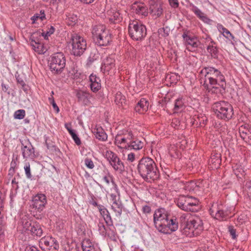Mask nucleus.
<instances>
[{
    "label": "nucleus",
    "mask_w": 251,
    "mask_h": 251,
    "mask_svg": "<svg viewBox=\"0 0 251 251\" xmlns=\"http://www.w3.org/2000/svg\"><path fill=\"white\" fill-rule=\"evenodd\" d=\"M184 99L182 98H178L175 100L174 111V113H179L185 108Z\"/></svg>",
    "instance_id": "473e14b6"
},
{
    "label": "nucleus",
    "mask_w": 251,
    "mask_h": 251,
    "mask_svg": "<svg viewBox=\"0 0 251 251\" xmlns=\"http://www.w3.org/2000/svg\"><path fill=\"white\" fill-rule=\"evenodd\" d=\"M31 45L34 50L39 54H44L47 50L42 44L35 41H32Z\"/></svg>",
    "instance_id": "58836bf2"
},
{
    "label": "nucleus",
    "mask_w": 251,
    "mask_h": 251,
    "mask_svg": "<svg viewBox=\"0 0 251 251\" xmlns=\"http://www.w3.org/2000/svg\"><path fill=\"white\" fill-rule=\"evenodd\" d=\"M47 204L46 196L43 194H37L33 197L32 205L38 211H42Z\"/></svg>",
    "instance_id": "f3484780"
},
{
    "label": "nucleus",
    "mask_w": 251,
    "mask_h": 251,
    "mask_svg": "<svg viewBox=\"0 0 251 251\" xmlns=\"http://www.w3.org/2000/svg\"><path fill=\"white\" fill-rule=\"evenodd\" d=\"M228 231L232 238L234 239H236L237 236L236 234V230L233 228L232 226H229Z\"/></svg>",
    "instance_id": "052dcab7"
},
{
    "label": "nucleus",
    "mask_w": 251,
    "mask_h": 251,
    "mask_svg": "<svg viewBox=\"0 0 251 251\" xmlns=\"http://www.w3.org/2000/svg\"><path fill=\"white\" fill-rule=\"evenodd\" d=\"M25 116V112L24 109H19L16 111L14 113V117L16 119L21 120L24 118Z\"/></svg>",
    "instance_id": "c03bdc74"
},
{
    "label": "nucleus",
    "mask_w": 251,
    "mask_h": 251,
    "mask_svg": "<svg viewBox=\"0 0 251 251\" xmlns=\"http://www.w3.org/2000/svg\"><path fill=\"white\" fill-rule=\"evenodd\" d=\"M128 28L129 36L134 40H141L144 38L147 35V29L145 25L138 21L130 22Z\"/></svg>",
    "instance_id": "1a4fd4ad"
},
{
    "label": "nucleus",
    "mask_w": 251,
    "mask_h": 251,
    "mask_svg": "<svg viewBox=\"0 0 251 251\" xmlns=\"http://www.w3.org/2000/svg\"><path fill=\"white\" fill-rule=\"evenodd\" d=\"M209 212L212 216L219 220H226L228 215V211L223 207L217 204H213L210 208Z\"/></svg>",
    "instance_id": "4468645a"
},
{
    "label": "nucleus",
    "mask_w": 251,
    "mask_h": 251,
    "mask_svg": "<svg viewBox=\"0 0 251 251\" xmlns=\"http://www.w3.org/2000/svg\"><path fill=\"white\" fill-rule=\"evenodd\" d=\"M137 170L141 176L148 182L157 180L160 176L156 163L149 157H143L139 161Z\"/></svg>",
    "instance_id": "7ed1b4c3"
},
{
    "label": "nucleus",
    "mask_w": 251,
    "mask_h": 251,
    "mask_svg": "<svg viewBox=\"0 0 251 251\" xmlns=\"http://www.w3.org/2000/svg\"><path fill=\"white\" fill-rule=\"evenodd\" d=\"M132 9L137 14L144 17L147 16L149 13L147 7L142 3L135 2L132 5Z\"/></svg>",
    "instance_id": "5701e85b"
},
{
    "label": "nucleus",
    "mask_w": 251,
    "mask_h": 251,
    "mask_svg": "<svg viewBox=\"0 0 251 251\" xmlns=\"http://www.w3.org/2000/svg\"><path fill=\"white\" fill-rule=\"evenodd\" d=\"M99 231L100 233L103 235H106V230L105 226L102 223H99L98 224Z\"/></svg>",
    "instance_id": "6e6d98bb"
},
{
    "label": "nucleus",
    "mask_w": 251,
    "mask_h": 251,
    "mask_svg": "<svg viewBox=\"0 0 251 251\" xmlns=\"http://www.w3.org/2000/svg\"><path fill=\"white\" fill-rule=\"evenodd\" d=\"M50 70L53 74L61 73L66 65V58L62 52L52 54L49 60Z\"/></svg>",
    "instance_id": "6e6552de"
},
{
    "label": "nucleus",
    "mask_w": 251,
    "mask_h": 251,
    "mask_svg": "<svg viewBox=\"0 0 251 251\" xmlns=\"http://www.w3.org/2000/svg\"><path fill=\"white\" fill-rule=\"evenodd\" d=\"M185 228L189 229L194 236H197L203 229L202 221L198 217H194L186 225Z\"/></svg>",
    "instance_id": "ddd939ff"
},
{
    "label": "nucleus",
    "mask_w": 251,
    "mask_h": 251,
    "mask_svg": "<svg viewBox=\"0 0 251 251\" xmlns=\"http://www.w3.org/2000/svg\"><path fill=\"white\" fill-rule=\"evenodd\" d=\"M240 135L241 137L245 141H247L248 137H249V135L251 133L247 129H242V128L239 130Z\"/></svg>",
    "instance_id": "de8ad7c7"
},
{
    "label": "nucleus",
    "mask_w": 251,
    "mask_h": 251,
    "mask_svg": "<svg viewBox=\"0 0 251 251\" xmlns=\"http://www.w3.org/2000/svg\"><path fill=\"white\" fill-rule=\"evenodd\" d=\"M22 145V155L24 158H28L33 156L34 148L28 140H24L21 142Z\"/></svg>",
    "instance_id": "a211bd4d"
},
{
    "label": "nucleus",
    "mask_w": 251,
    "mask_h": 251,
    "mask_svg": "<svg viewBox=\"0 0 251 251\" xmlns=\"http://www.w3.org/2000/svg\"><path fill=\"white\" fill-rule=\"evenodd\" d=\"M169 153L172 156H175V153H176V149L175 145L171 146L169 149Z\"/></svg>",
    "instance_id": "bf43d9fd"
},
{
    "label": "nucleus",
    "mask_w": 251,
    "mask_h": 251,
    "mask_svg": "<svg viewBox=\"0 0 251 251\" xmlns=\"http://www.w3.org/2000/svg\"><path fill=\"white\" fill-rule=\"evenodd\" d=\"M148 101L145 98H142L135 106V110L140 113H143L148 110Z\"/></svg>",
    "instance_id": "bb28decb"
},
{
    "label": "nucleus",
    "mask_w": 251,
    "mask_h": 251,
    "mask_svg": "<svg viewBox=\"0 0 251 251\" xmlns=\"http://www.w3.org/2000/svg\"><path fill=\"white\" fill-rule=\"evenodd\" d=\"M206 50L212 58H217L218 57L219 50L216 42L214 44L208 45L206 47Z\"/></svg>",
    "instance_id": "e433bc0d"
},
{
    "label": "nucleus",
    "mask_w": 251,
    "mask_h": 251,
    "mask_svg": "<svg viewBox=\"0 0 251 251\" xmlns=\"http://www.w3.org/2000/svg\"><path fill=\"white\" fill-rule=\"evenodd\" d=\"M217 28L219 32L227 39L230 41H235V37L230 33V32L222 24H218Z\"/></svg>",
    "instance_id": "7c9ffc66"
},
{
    "label": "nucleus",
    "mask_w": 251,
    "mask_h": 251,
    "mask_svg": "<svg viewBox=\"0 0 251 251\" xmlns=\"http://www.w3.org/2000/svg\"><path fill=\"white\" fill-rule=\"evenodd\" d=\"M154 226L157 230L164 234H170V231L169 230L167 222H159L154 223Z\"/></svg>",
    "instance_id": "2f4dec72"
},
{
    "label": "nucleus",
    "mask_w": 251,
    "mask_h": 251,
    "mask_svg": "<svg viewBox=\"0 0 251 251\" xmlns=\"http://www.w3.org/2000/svg\"><path fill=\"white\" fill-rule=\"evenodd\" d=\"M65 127L67 129L74 142L77 145H80L81 143L80 138L78 137L75 131L71 128V124L66 123L65 124Z\"/></svg>",
    "instance_id": "72a5a7b5"
},
{
    "label": "nucleus",
    "mask_w": 251,
    "mask_h": 251,
    "mask_svg": "<svg viewBox=\"0 0 251 251\" xmlns=\"http://www.w3.org/2000/svg\"><path fill=\"white\" fill-rule=\"evenodd\" d=\"M203 38L204 39V42L205 45L207 46L208 45H211V44H214L215 42L211 37L208 35H205V37H203Z\"/></svg>",
    "instance_id": "864d4df0"
},
{
    "label": "nucleus",
    "mask_w": 251,
    "mask_h": 251,
    "mask_svg": "<svg viewBox=\"0 0 251 251\" xmlns=\"http://www.w3.org/2000/svg\"><path fill=\"white\" fill-rule=\"evenodd\" d=\"M103 155L115 171L120 174H122L125 171V166L123 162L114 152L110 150H106L104 152Z\"/></svg>",
    "instance_id": "9d476101"
},
{
    "label": "nucleus",
    "mask_w": 251,
    "mask_h": 251,
    "mask_svg": "<svg viewBox=\"0 0 251 251\" xmlns=\"http://www.w3.org/2000/svg\"><path fill=\"white\" fill-rule=\"evenodd\" d=\"M68 19L71 20L72 22L75 23L77 21V16L75 15H69L68 16Z\"/></svg>",
    "instance_id": "338daca9"
},
{
    "label": "nucleus",
    "mask_w": 251,
    "mask_h": 251,
    "mask_svg": "<svg viewBox=\"0 0 251 251\" xmlns=\"http://www.w3.org/2000/svg\"><path fill=\"white\" fill-rule=\"evenodd\" d=\"M100 57V53L96 49L91 50L90 55L88 58L87 64H92L95 61L98 60Z\"/></svg>",
    "instance_id": "ea45409f"
},
{
    "label": "nucleus",
    "mask_w": 251,
    "mask_h": 251,
    "mask_svg": "<svg viewBox=\"0 0 251 251\" xmlns=\"http://www.w3.org/2000/svg\"><path fill=\"white\" fill-rule=\"evenodd\" d=\"M4 216L3 202L2 200L0 199V218H3Z\"/></svg>",
    "instance_id": "13d9d810"
},
{
    "label": "nucleus",
    "mask_w": 251,
    "mask_h": 251,
    "mask_svg": "<svg viewBox=\"0 0 251 251\" xmlns=\"http://www.w3.org/2000/svg\"><path fill=\"white\" fill-rule=\"evenodd\" d=\"M99 210L100 215L103 218L105 223L108 226L113 225V222L111 219L110 213L107 209L103 206H99Z\"/></svg>",
    "instance_id": "a878e982"
},
{
    "label": "nucleus",
    "mask_w": 251,
    "mask_h": 251,
    "mask_svg": "<svg viewBox=\"0 0 251 251\" xmlns=\"http://www.w3.org/2000/svg\"><path fill=\"white\" fill-rule=\"evenodd\" d=\"M83 251H100V249L89 239H84L82 242Z\"/></svg>",
    "instance_id": "393cba45"
},
{
    "label": "nucleus",
    "mask_w": 251,
    "mask_h": 251,
    "mask_svg": "<svg viewBox=\"0 0 251 251\" xmlns=\"http://www.w3.org/2000/svg\"><path fill=\"white\" fill-rule=\"evenodd\" d=\"M184 44L187 47H191L194 49L197 48L200 45V41L196 36H192L185 31L182 35Z\"/></svg>",
    "instance_id": "2eb2a0df"
},
{
    "label": "nucleus",
    "mask_w": 251,
    "mask_h": 251,
    "mask_svg": "<svg viewBox=\"0 0 251 251\" xmlns=\"http://www.w3.org/2000/svg\"><path fill=\"white\" fill-rule=\"evenodd\" d=\"M114 143L119 148L128 150L138 151L144 146V142L134 136L130 130L119 132L115 137Z\"/></svg>",
    "instance_id": "f03ea898"
},
{
    "label": "nucleus",
    "mask_w": 251,
    "mask_h": 251,
    "mask_svg": "<svg viewBox=\"0 0 251 251\" xmlns=\"http://www.w3.org/2000/svg\"><path fill=\"white\" fill-rule=\"evenodd\" d=\"M169 215L164 208H159L156 210L153 214V222H167Z\"/></svg>",
    "instance_id": "412c9836"
},
{
    "label": "nucleus",
    "mask_w": 251,
    "mask_h": 251,
    "mask_svg": "<svg viewBox=\"0 0 251 251\" xmlns=\"http://www.w3.org/2000/svg\"><path fill=\"white\" fill-rule=\"evenodd\" d=\"M76 96L79 102L84 105H89L90 104L91 99L92 97L89 92L83 90H78L76 92Z\"/></svg>",
    "instance_id": "aec40b11"
},
{
    "label": "nucleus",
    "mask_w": 251,
    "mask_h": 251,
    "mask_svg": "<svg viewBox=\"0 0 251 251\" xmlns=\"http://www.w3.org/2000/svg\"><path fill=\"white\" fill-rule=\"evenodd\" d=\"M115 60L111 56H106L102 60L101 70L103 73H108L115 68Z\"/></svg>",
    "instance_id": "6ab92c4d"
},
{
    "label": "nucleus",
    "mask_w": 251,
    "mask_h": 251,
    "mask_svg": "<svg viewBox=\"0 0 251 251\" xmlns=\"http://www.w3.org/2000/svg\"><path fill=\"white\" fill-rule=\"evenodd\" d=\"M25 251H40L34 246H28L25 247Z\"/></svg>",
    "instance_id": "e2e57ef3"
},
{
    "label": "nucleus",
    "mask_w": 251,
    "mask_h": 251,
    "mask_svg": "<svg viewBox=\"0 0 251 251\" xmlns=\"http://www.w3.org/2000/svg\"><path fill=\"white\" fill-rule=\"evenodd\" d=\"M92 132L95 136V137L99 140L105 141L107 138V136L103 129L101 127H97L92 129Z\"/></svg>",
    "instance_id": "cd10ccee"
},
{
    "label": "nucleus",
    "mask_w": 251,
    "mask_h": 251,
    "mask_svg": "<svg viewBox=\"0 0 251 251\" xmlns=\"http://www.w3.org/2000/svg\"><path fill=\"white\" fill-rule=\"evenodd\" d=\"M149 7L150 14L155 18H157L163 14L164 9L163 3L157 0H147Z\"/></svg>",
    "instance_id": "f8f14e48"
},
{
    "label": "nucleus",
    "mask_w": 251,
    "mask_h": 251,
    "mask_svg": "<svg viewBox=\"0 0 251 251\" xmlns=\"http://www.w3.org/2000/svg\"><path fill=\"white\" fill-rule=\"evenodd\" d=\"M92 33L94 40L100 46H106L111 41V35L103 25L94 26Z\"/></svg>",
    "instance_id": "39448f33"
},
{
    "label": "nucleus",
    "mask_w": 251,
    "mask_h": 251,
    "mask_svg": "<svg viewBox=\"0 0 251 251\" xmlns=\"http://www.w3.org/2000/svg\"><path fill=\"white\" fill-rule=\"evenodd\" d=\"M1 87H2V90L3 91H4L5 92H7L8 94L10 93L9 92H7L8 88H9V87L8 85H7L5 84L2 83Z\"/></svg>",
    "instance_id": "774afa93"
},
{
    "label": "nucleus",
    "mask_w": 251,
    "mask_h": 251,
    "mask_svg": "<svg viewBox=\"0 0 251 251\" xmlns=\"http://www.w3.org/2000/svg\"><path fill=\"white\" fill-rule=\"evenodd\" d=\"M72 53L75 56H80L86 49V41L82 37L75 34L72 37Z\"/></svg>",
    "instance_id": "9b49d317"
},
{
    "label": "nucleus",
    "mask_w": 251,
    "mask_h": 251,
    "mask_svg": "<svg viewBox=\"0 0 251 251\" xmlns=\"http://www.w3.org/2000/svg\"><path fill=\"white\" fill-rule=\"evenodd\" d=\"M199 200L193 197L181 196L176 201V204L185 211L196 212L199 210Z\"/></svg>",
    "instance_id": "423d86ee"
},
{
    "label": "nucleus",
    "mask_w": 251,
    "mask_h": 251,
    "mask_svg": "<svg viewBox=\"0 0 251 251\" xmlns=\"http://www.w3.org/2000/svg\"><path fill=\"white\" fill-rule=\"evenodd\" d=\"M201 74L204 76L201 79V83L208 92L222 93L225 91L226 87L225 77L219 69L208 66L201 70Z\"/></svg>",
    "instance_id": "f257e3e1"
},
{
    "label": "nucleus",
    "mask_w": 251,
    "mask_h": 251,
    "mask_svg": "<svg viewBox=\"0 0 251 251\" xmlns=\"http://www.w3.org/2000/svg\"><path fill=\"white\" fill-rule=\"evenodd\" d=\"M213 109L216 116L222 120L228 121L232 118L234 114L232 105L227 101L215 102L213 105Z\"/></svg>",
    "instance_id": "20e7f679"
},
{
    "label": "nucleus",
    "mask_w": 251,
    "mask_h": 251,
    "mask_svg": "<svg viewBox=\"0 0 251 251\" xmlns=\"http://www.w3.org/2000/svg\"><path fill=\"white\" fill-rule=\"evenodd\" d=\"M22 231L30 234L33 237L38 238L43 235V230L39 223L26 219L22 218Z\"/></svg>",
    "instance_id": "0eeeda50"
},
{
    "label": "nucleus",
    "mask_w": 251,
    "mask_h": 251,
    "mask_svg": "<svg viewBox=\"0 0 251 251\" xmlns=\"http://www.w3.org/2000/svg\"><path fill=\"white\" fill-rule=\"evenodd\" d=\"M49 101L50 104L52 105L54 110H55L57 113H58L59 111V109L56 104L53 96H51L49 98Z\"/></svg>",
    "instance_id": "3c124183"
},
{
    "label": "nucleus",
    "mask_w": 251,
    "mask_h": 251,
    "mask_svg": "<svg viewBox=\"0 0 251 251\" xmlns=\"http://www.w3.org/2000/svg\"><path fill=\"white\" fill-rule=\"evenodd\" d=\"M106 235L111 240L116 241L117 238L116 232L114 227H109L106 230Z\"/></svg>",
    "instance_id": "37998d69"
},
{
    "label": "nucleus",
    "mask_w": 251,
    "mask_h": 251,
    "mask_svg": "<svg viewBox=\"0 0 251 251\" xmlns=\"http://www.w3.org/2000/svg\"><path fill=\"white\" fill-rule=\"evenodd\" d=\"M170 5L172 8H177L179 6L178 0H168Z\"/></svg>",
    "instance_id": "4d7b16f0"
},
{
    "label": "nucleus",
    "mask_w": 251,
    "mask_h": 251,
    "mask_svg": "<svg viewBox=\"0 0 251 251\" xmlns=\"http://www.w3.org/2000/svg\"><path fill=\"white\" fill-rule=\"evenodd\" d=\"M168 226L169 231H176L178 227V224L176 218H173L167 220Z\"/></svg>",
    "instance_id": "4c0bfd02"
},
{
    "label": "nucleus",
    "mask_w": 251,
    "mask_h": 251,
    "mask_svg": "<svg viewBox=\"0 0 251 251\" xmlns=\"http://www.w3.org/2000/svg\"><path fill=\"white\" fill-rule=\"evenodd\" d=\"M24 168L25 176H26V177H27V178L31 179L32 175L31 173V171H30V167L29 163V162L25 163Z\"/></svg>",
    "instance_id": "a18cd8bd"
},
{
    "label": "nucleus",
    "mask_w": 251,
    "mask_h": 251,
    "mask_svg": "<svg viewBox=\"0 0 251 251\" xmlns=\"http://www.w3.org/2000/svg\"><path fill=\"white\" fill-rule=\"evenodd\" d=\"M199 186L195 181L187 182L184 186L183 189L189 192H196L199 190Z\"/></svg>",
    "instance_id": "c9c22d12"
},
{
    "label": "nucleus",
    "mask_w": 251,
    "mask_h": 251,
    "mask_svg": "<svg viewBox=\"0 0 251 251\" xmlns=\"http://www.w3.org/2000/svg\"><path fill=\"white\" fill-rule=\"evenodd\" d=\"M115 102L119 106H123L126 102L125 97L121 92H117L115 97Z\"/></svg>",
    "instance_id": "a19ab883"
},
{
    "label": "nucleus",
    "mask_w": 251,
    "mask_h": 251,
    "mask_svg": "<svg viewBox=\"0 0 251 251\" xmlns=\"http://www.w3.org/2000/svg\"><path fill=\"white\" fill-rule=\"evenodd\" d=\"M203 38L204 39V42L205 45L207 46L208 45H211V44H214L215 42L211 37L208 35H205V37H203Z\"/></svg>",
    "instance_id": "603ef678"
},
{
    "label": "nucleus",
    "mask_w": 251,
    "mask_h": 251,
    "mask_svg": "<svg viewBox=\"0 0 251 251\" xmlns=\"http://www.w3.org/2000/svg\"><path fill=\"white\" fill-rule=\"evenodd\" d=\"M90 86L93 92H98L101 88L100 80L95 75L91 74L89 76Z\"/></svg>",
    "instance_id": "b1692460"
},
{
    "label": "nucleus",
    "mask_w": 251,
    "mask_h": 251,
    "mask_svg": "<svg viewBox=\"0 0 251 251\" xmlns=\"http://www.w3.org/2000/svg\"><path fill=\"white\" fill-rule=\"evenodd\" d=\"M84 162L86 166L89 169H92L95 167L94 164L91 159L86 158L84 160Z\"/></svg>",
    "instance_id": "5fc2aeb1"
},
{
    "label": "nucleus",
    "mask_w": 251,
    "mask_h": 251,
    "mask_svg": "<svg viewBox=\"0 0 251 251\" xmlns=\"http://www.w3.org/2000/svg\"><path fill=\"white\" fill-rule=\"evenodd\" d=\"M40 243L44 245L45 251H58L59 244L57 240L52 237L42 238Z\"/></svg>",
    "instance_id": "dca6fc26"
},
{
    "label": "nucleus",
    "mask_w": 251,
    "mask_h": 251,
    "mask_svg": "<svg viewBox=\"0 0 251 251\" xmlns=\"http://www.w3.org/2000/svg\"><path fill=\"white\" fill-rule=\"evenodd\" d=\"M111 208L114 212L115 216L117 217H120L123 209V205L121 201L112 203Z\"/></svg>",
    "instance_id": "f704fd0d"
},
{
    "label": "nucleus",
    "mask_w": 251,
    "mask_h": 251,
    "mask_svg": "<svg viewBox=\"0 0 251 251\" xmlns=\"http://www.w3.org/2000/svg\"><path fill=\"white\" fill-rule=\"evenodd\" d=\"M102 180L107 184L109 185L110 183V181L111 180V182L115 185V189L117 190V185L114 183V181L112 180V176L110 175V174L108 173L107 175H105L103 176Z\"/></svg>",
    "instance_id": "49530a36"
},
{
    "label": "nucleus",
    "mask_w": 251,
    "mask_h": 251,
    "mask_svg": "<svg viewBox=\"0 0 251 251\" xmlns=\"http://www.w3.org/2000/svg\"><path fill=\"white\" fill-rule=\"evenodd\" d=\"M221 163L220 154L218 153L212 155L209 161L210 167L212 169L219 168Z\"/></svg>",
    "instance_id": "c85d7f7f"
},
{
    "label": "nucleus",
    "mask_w": 251,
    "mask_h": 251,
    "mask_svg": "<svg viewBox=\"0 0 251 251\" xmlns=\"http://www.w3.org/2000/svg\"><path fill=\"white\" fill-rule=\"evenodd\" d=\"M55 29L53 26H51L48 30L45 33H42V35L44 37V38L46 40L48 39L49 36H50L54 32Z\"/></svg>",
    "instance_id": "8fccbe9b"
},
{
    "label": "nucleus",
    "mask_w": 251,
    "mask_h": 251,
    "mask_svg": "<svg viewBox=\"0 0 251 251\" xmlns=\"http://www.w3.org/2000/svg\"><path fill=\"white\" fill-rule=\"evenodd\" d=\"M193 218L190 213H183L180 216L179 221L181 224H184L186 225Z\"/></svg>",
    "instance_id": "79ce46f5"
},
{
    "label": "nucleus",
    "mask_w": 251,
    "mask_h": 251,
    "mask_svg": "<svg viewBox=\"0 0 251 251\" xmlns=\"http://www.w3.org/2000/svg\"><path fill=\"white\" fill-rule=\"evenodd\" d=\"M192 11L204 23L206 24H210L211 22V20L209 19L207 16L197 6L193 5Z\"/></svg>",
    "instance_id": "c756f323"
},
{
    "label": "nucleus",
    "mask_w": 251,
    "mask_h": 251,
    "mask_svg": "<svg viewBox=\"0 0 251 251\" xmlns=\"http://www.w3.org/2000/svg\"><path fill=\"white\" fill-rule=\"evenodd\" d=\"M127 160L130 162H133L135 160V154L133 153H130L127 155Z\"/></svg>",
    "instance_id": "69168bd1"
},
{
    "label": "nucleus",
    "mask_w": 251,
    "mask_h": 251,
    "mask_svg": "<svg viewBox=\"0 0 251 251\" xmlns=\"http://www.w3.org/2000/svg\"><path fill=\"white\" fill-rule=\"evenodd\" d=\"M110 198L112 201V203L117 202L120 201L119 197L116 196L114 194H111L110 195Z\"/></svg>",
    "instance_id": "680f3d73"
},
{
    "label": "nucleus",
    "mask_w": 251,
    "mask_h": 251,
    "mask_svg": "<svg viewBox=\"0 0 251 251\" xmlns=\"http://www.w3.org/2000/svg\"><path fill=\"white\" fill-rule=\"evenodd\" d=\"M159 33L162 36L164 37H166L169 35L170 29L168 28V27L166 28H161L159 29Z\"/></svg>",
    "instance_id": "09e8293b"
},
{
    "label": "nucleus",
    "mask_w": 251,
    "mask_h": 251,
    "mask_svg": "<svg viewBox=\"0 0 251 251\" xmlns=\"http://www.w3.org/2000/svg\"><path fill=\"white\" fill-rule=\"evenodd\" d=\"M142 210L145 213H150L151 211V208L150 206L146 205L143 206Z\"/></svg>",
    "instance_id": "0e129e2a"
},
{
    "label": "nucleus",
    "mask_w": 251,
    "mask_h": 251,
    "mask_svg": "<svg viewBox=\"0 0 251 251\" xmlns=\"http://www.w3.org/2000/svg\"><path fill=\"white\" fill-rule=\"evenodd\" d=\"M106 16L111 23H118L122 19V14L118 11L114 9L107 10Z\"/></svg>",
    "instance_id": "4be33fe9"
}]
</instances>
